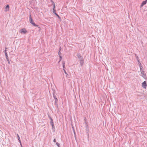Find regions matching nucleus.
<instances>
[{
  "instance_id": "obj_1",
  "label": "nucleus",
  "mask_w": 147,
  "mask_h": 147,
  "mask_svg": "<svg viewBox=\"0 0 147 147\" xmlns=\"http://www.w3.org/2000/svg\"><path fill=\"white\" fill-rule=\"evenodd\" d=\"M29 21L30 23L32 24L34 26H37V25L35 24V23L34 22V21L32 19L31 16L30 15L29 17Z\"/></svg>"
},
{
  "instance_id": "obj_2",
  "label": "nucleus",
  "mask_w": 147,
  "mask_h": 147,
  "mask_svg": "<svg viewBox=\"0 0 147 147\" xmlns=\"http://www.w3.org/2000/svg\"><path fill=\"white\" fill-rule=\"evenodd\" d=\"M142 86L143 88H146V87L147 86V84H146V81H144L142 83Z\"/></svg>"
},
{
  "instance_id": "obj_3",
  "label": "nucleus",
  "mask_w": 147,
  "mask_h": 147,
  "mask_svg": "<svg viewBox=\"0 0 147 147\" xmlns=\"http://www.w3.org/2000/svg\"><path fill=\"white\" fill-rule=\"evenodd\" d=\"M51 1L53 5V12L55 13V11H56L55 9V4L52 0H51Z\"/></svg>"
},
{
  "instance_id": "obj_4",
  "label": "nucleus",
  "mask_w": 147,
  "mask_h": 147,
  "mask_svg": "<svg viewBox=\"0 0 147 147\" xmlns=\"http://www.w3.org/2000/svg\"><path fill=\"white\" fill-rule=\"evenodd\" d=\"M80 63V65L81 66H82L84 64V60L83 58H81L79 59Z\"/></svg>"
},
{
  "instance_id": "obj_5",
  "label": "nucleus",
  "mask_w": 147,
  "mask_h": 147,
  "mask_svg": "<svg viewBox=\"0 0 147 147\" xmlns=\"http://www.w3.org/2000/svg\"><path fill=\"white\" fill-rule=\"evenodd\" d=\"M27 32V31L24 28H23V29H21L20 31V32L21 33H23L24 34L26 33Z\"/></svg>"
},
{
  "instance_id": "obj_6",
  "label": "nucleus",
  "mask_w": 147,
  "mask_h": 147,
  "mask_svg": "<svg viewBox=\"0 0 147 147\" xmlns=\"http://www.w3.org/2000/svg\"><path fill=\"white\" fill-rule=\"evenodd\" d=\"M147 2V0H146L142 2V3L141 5V7H142L144 5L146 4Z\"/></svg>"
},
{
  "instance_id": "obj_7",
  "label": "nucleus",
  "mask_w": 147,
  "mask_h": 147,
  "mask_svg": "<svg viewBox=\"0 0 147 147\" xmlns=\"http://www.w3.org/2000/svg\"><path fill=\"white\" fill-rule=\"evenodd\" d=\"M9 6L8 5H7L6 6L5 8V11H9Z\"/></svg>"
},
{
  "instance_id": "obj_8",
  "label": "nucleus",
  "mask_w": 147,
  "mask_h": 147,
  "mask_svg": "<svg viewBox=\"0 0 147 147\" xmlns=\"http://www.w3.org/2000/svg\"><path fill=\"white\" fill-rule=\"evenodd\" d=\"M143 72L141 73L142 74V75H141V76H142L144 78H145V77H146V75L145 74V73L144 71H143Z\"/></svg>"
},
{
  "instance_id": "obj_9",
  "label": "nucleus",
  "mask_w": 147,
  "mask_h": 147,
  "mask_svg": "<svg viewBox=\"0 0 147 147\" xmlns=\"http://www.w3.org/2000/svg\"><path fill=\"white\" fill-rule=\"evenodd\" d=\"M50 124L52 125L53 128H54V124H53V119H51V121Z\"/></svg>"
},
{
  "instance_id": "obj_10",
  "label": "nucleus",
  "mask_w": 147,
  "mask_h": 147,
  "mask_svg": "<svg viewBox=\"0 0 147 147\" xmlns=\"http://www.w3.org/2000/svg\"><path fill=\"white\" fill-rule=\"evenodd\" d=\"M77 56H78V58H79V59H81V58H83L82 56L81 55V54H79V53H78L77 55Z\"/></svg>"
},
{
  "instance_id": "obj_11",
  "label": "nucleus",
  "mask_w": 147,
  "mask_h": 147,
  "mask_svg": "<svg viewBox=\"0 0 147 147\" xmlns=\"http://www.w3.org/2000/svg\"><path fill=\"white\" fill-rule=\"evenodd\" d=\"M5 57H6V59H9V57L7 55V52H6L5 51Z\"/></svg>"
},
{
  "instance_id": "obj_12",
  "label": "nucleus",
  "mask_w": 147,
  "mask_h": 147,
  "mask_svg": "<svg viewBox=\"0 0 147 147\" xmlns=\"http://www.w3.org/2000/svg\"><path fill=\"white\" fill-rule=\"evenodd\" d=\"M140 67V69L141 73L143 72V71H144L142 69L143 67L142 66H141Z\"/></svg>"
},
{
  "instance_id": "obj_13",
  "label": "nucleus",
  "mask_w": 147,
  "mask_h": 147,
  "mask_svg": "<svg viewBox=\"0 0 147 147\" xmlns=\"http://www.w3.org/2000/svg\"><path fill=\"white\" fill-rule=\"evenodd\" d=\"M137 60L138 61V64H139V65L140 67L141 66H142L141 65V64L140 63V61H139L138 59H137Z\"/></svg>"
},
{
  "instance_id": "obj_14",
  "label": "nucleus",
  "mask_w": 147,
  "mask_h": 147,
  "mask_svg": "<svg viewBox=\"0 0 147 147\" xmlns=\"http://www.w3.org/2000/svg\"><path fill=\"white\" fill-rule=\"evenodd\" d=\"M17 136L18 138V140H19L20 142L21 143V141H20V137L19 136V135H18V134H17Z\"/></svg>"
},
{
  "instance_id": "obj_15",
  "label": "nucleus",
  "mask_w": 147,
  "mask_h": 147,
  "mask_svg": "<svg viewBox=\"0 0 147 147\" xmlns=\"http://www.w3.org/2000/svg\"><path fill=\"white\" fill-rule=\"evenodd\" d=\"M55 103H57V102L58 101V99L56 98H55Z\"/></svg>"
},
{
  "instance_id": "obj_16",
  "label": "nucleus",
  "mask_w": 147,
  "mask_h": 147,
  "mask_svg": "<svg viewBox=\"0 0 147 147\" xmlns=\"http://www.w3.org/2000/svg\"><path fill=\"white\" fill-rule=\"evenodd\" d=\"M57 146H58V147H60V144L58 142H57L56 143Z\"/></svg>"
},
{
  "instance_id": "obj_17",
  "label": "nucleus",
  "mask_w": 147,
  "mask_h": 147,
  "mask_svg": "<svg viewBox=\"0 0 147 147\" xmlns=\"http://www.w3.org/2000/svg\"><path fill=\"white\" fill-rule=\"evenodd\" d=\"M65 62L64 61H63L62 64L63 65H65Z\"/></svg>"
},
{
  "instance_id": "obj_18",
  "label": "nucleus",
  "mask_w": 147,
  "mask_h": 147,
  "mask_svg": "<svg viewBox=\"0 0 147 147\" xmlns=\"http://www.w3.org/2000/svg\"><path fill=\"white\" fill-rule=\"evenodd\" d=\"M61 49V48L60 47V49H59V52H58V54L59 55H60L61 54V53L60 52V51Z\"/></svg>"
},
{
  "instance_id": "obj_19",
  "label": "nucleus",
  "mask_w": 147,
  "mask_h": 147,
  "mask_svg": "<svg viewBox=\"0 0 147 147\" xmlns=\"http://www.w3.org/2000/svg\"><path fill=\"white\" fill-rule=\"evenodd\" d=\"M86 130H88V126L87 125H86Z\"/></svg>"
},
{
  "instance_id": "obj_20",
  "label": "nucleus",
  "mask_w": 147,
  "mask_h": 147,
  "mask_svg": "<svg viewBox=\"0 0 147 147\" xmlns=\"http://www.w3.org/2000/svg\"><path fill=\"white\" fill-rule=\"evenodd\" d=\"M59 57L60 58V60L59 61H60L62 59V57L60 55H59Z\"/></svg>"
},
{
  "instance_id": "obj_21",
  "label": "nucleus",
  "mask_w": 147,
  "mask_h": 147,
  "mask_svg": "<svg viewBox=\"0 0 147 147\" xmlns=\"http://www.w3.org/2000/svg\"><path fill=\"white\" fill-rule=\"evenodd\" d=\"M7 61H8V63L9 64H10V61H9V59H7Z\"/></svg>"
},
{
  "instance_id": "obj_22",
  "label": "nucleus",
  "mask_w": 147,
  "mask_h": 147,
  "mask_svg": "<svg viewBox=\"0 0 147 147\" xmlns=\"http://www.w3.org/2000/svg\"><path fill=\"white\" fill-rule=\"evenodd\" d=\"M63 71H64V72L65 73V74H67V73H66V71L65 70V69H63Z\"/></svg>"
},
{
  "instance_id": "obj_23",
  "label": "nucleus",
  "mask_w": 147,
  "mask_h": 147,
  "mask_svg": "<svg viewBox=\"0 0 147 147\" xmlns=\"http://www.w3.org/2000/svg\"><path fill=\"white\" fill-rule=\"evenodd\" d=\"M55 14L57 16H58V17H59V16L58 15V14L56 12L55 13Z\"/></svg>"
},
{
  "instance_id": "obj_24",
  "label": "nucleus",
  "mask_w": 147,
  "mask_h": 147,
  "mask_svg": "<svg viewBox=\"0 0 147 147\" xmlns=\"http://www.w3.org/2000/svg\"><path fill=\"white\" fill-rule=\"evenodd\" d=\"M53 97L54 98V99H55V98H56L55 95L54 94H53Z\"/></svg>"
},
{
  "instance_id": "obj_25",
  "label": "nucleus",
  "mask_w": 147,
  "mask_h": 147,
  "mask_svg": "<svg viewBox=\"0 0 147 147\" xmlns=\"http://www.w3.org/2000/svg\"><path fill=\"white\" fill-rule=\"evenodd\" d=\"M53 142H56V140L55 139H54L53 140Z\"/></svg>"
},
{
  "instance_id": "obj_26",
  "label": "nucleus",
  "mask_w": 147,
  "mask_h": 147,
  "mask_svg": "<svg viewBox=\"0 0 147 147\" xmlns=\"http://www.w3.org/2000/svg\"><path fill=\"white\" fill-rule=\"evenodd\" d=\"M7 49V48H5V52H6V49Z\"/></svg>"
},
{
  "instance_id": "obj_27",
  "label": "nucleus",
  "mask_w": 147,
  "mask_h": 147,
  "mask_svg": "<svg viewBox=\"0 0 147 147\" xmlns=\"http://www.w3.org/2000/svg\"><path fill=\"white\" fill-rule=\"evenodd\" d=\"M65 66V65H63V69H64Z\"/></svg>"
},
{
  "instance_id": "obj_28",
  "label": "nucleus",
  "mask_w": 147,
  "mask_h": 147,
  "mask_svg": "<svg viewBox=\"0 0 147 147\" xmlns=\"http://www.w3.org/2000/svg\"><path fill=\"white\" fill-rule=\"evenodd\" d=\"M74 135H76V134H75V131H74Z\"/></svg>"
},
{
  "instance_id": "obj_29",
  "label": "nucleus",
  "mask_w": 147,
  "mask_h": 147,
  "mask_svg": "<svg viewBox=\"0 0 147 147\" xmlns=\"http://www.w3.org/2000/svg\"><path fill=\"white\" fill-rule=\"evenodd\" d=\"M51 119H52V118L51 117H50V119L51 120Z\"/></svg>"
},
{
  "instance_id": "obj_30",
  "label": "nucleus",
  "mask_w": 147,
  "mask_h": 147,
  "mask_svg": "<svg viewBox=\"0 0 147 147\" xmlns=\"http://www.w3.org/2000/svg\"><path fill=\"white\" fill-rule=\"evenodd\" d=\"M85 123H86V121H85Z\"/></svg>"
}]
</instances>
